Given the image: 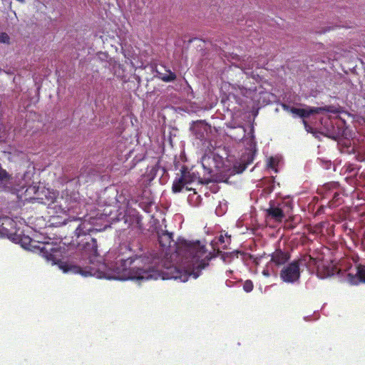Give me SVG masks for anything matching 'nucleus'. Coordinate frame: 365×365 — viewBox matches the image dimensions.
Wrapping results in <instances>:
<instances>
[{"mask_svg": "<svg viewBox=\"0 0 365 365\" xmlns=\"http://www.w3.org/2000/svg\"><path fill=\"white\" fill-rule=\"evenodd\" d=\"M68 222H78L74 230V237L76 238L78 248L81 251V259L77 264L60 260L58 262V267L64 273L80 274L85 277L93 276L98 279L105 278V272L96 267L94 261V259L98 256V252L97 240L91 235V232L94 230L92 225L86 221L81 222L79 217L66 219L63 223L66 225Z\"/></svg>", "mask_w": 365, "mask_h": 365, "instance_id": "obj_1", "label": "nucleus"}, {"mask_svg": "<svg viewBox=\"0 0 365 365\" xmlns=\"http://www.w3.org/2000/svg\"><path fill=\"white\" fill-rule=\"evenodd\" d=\"M158 241L162 248L168 250L166 255L173 252L170 248L173 244L175 254L185 259L186 263L192 265V270L189 272V275L193 276L194 279L198 278L201 271L209 264L210 257L207 255L205 246L201 245L199 241L190 242L182 240L175 242L173 234L168 231L158 234Z\"/></svg>", "mask_w": 365, "mask_h": 365, "instance_id": "obj_2", "label": "nucleus"}, {"mask_svg": "<svg viewBox=\"0 0 365 365\" xmlns=\"http://www.w3.org/2000/svg\"><path fill=\"white\" fill-rule=\"evenodd\" d=\"M159 257L152 254L135 255L126 259H120V266L117 267L121 279H158L160 274L156 267Z\"/></svg>", "mask_w": 365, "mask_h": 365, "instance_id": "obj_3", "label": "nucleus"}, {"mask_svg": "<svg viewBox=\"0 0 365 365\" xmlns=\"http://www.w3.org/2000/svg\"><path fill=\"white\" fill-rule=\"evenodd\" d=\"M201 164L207 174L212 175L222 168L223 158L214 151H209L202 157Z\"/></svg>", "mask_w": 365, "mask_h": 365, "instance_id": "obj_4", "label": "nucleus"}, {"mask_svg": "<svg viewBox=\"0 0 365 365\" xmlns=\"http://www.w3.org/2000/svg\"><path fill=\"white\" fill-rule=\"evenodd\" d=\"M300 266L296 259L283 267L280 272L281 279L287 283L295 282L300 279Z\"/></svg>", "mask_w": 365, "mask_h": 365, "instance_id": "obj_5", "label": "nucleus"}, {"mask_svg": "<svg viewBox=\"0 0 365 365\" xmlns=\"http://www.w3.org/2000/svg\"><path fill=\"white\" fill-rule=\"evenodd\" d=\"M324 111L329 112L330 109L329 107H307V108H297L291 110V113L300 117L302 119L303 125L306 130L309 131L310 127L309 126L307 120L305 119L308 118L311 115L319 114Z\"/></svg>", "mask_w": 365, "mask_h": 365, "instance_id": "obj_6", "label": "nucleus"}, {"mask_svg": "<svg viewBox=\"0 0 365 365\" xmlns=\"http://www.w3.org/2000/svg\"><path fill=\"white\" fill-rule=\"evenodd\" d=\"M16 222L9 217L0 219V237H12L16 232Z\"/></svg>", "mask_w": 365, "mask_h": 365, "instance_id": "obj_7", "label": "nucleus"}, {"mask_svg": "<svg viewBox=\"0 0 365 365\" xmlns=\"http://www.w3.org/2000/svg\"><path fill=\"white\" fill-rule=\"evenodd\" d=\"M26 192L35 194L34 198L39 200L43 204L50 205L53 202L55 195L53 192H49L48 190H45L43 189L39 192L38 187L36 186H30L26 190Z\"/></svg>", "mask_w": 365, "mask_h": 365, "instance_id": "obj_8", "label": "nucleus"}, {"mask_svg": "<svg viewBox=\"0 0 365 365\" xmlns=\"http://www.w3.org/2000/svg\"><path fill=\"white\" fill-rule=\"evenodd\" d=\"M180 177L187 182L188 185L192 184L194 182H197L200 184H207L210 180L207 179H202L200 174L192 169L188 170L186 166H182L180 168Z\"/></svg>", "mask_w": 365, "mask_h": 365, "instance_id": "obj_9", "label": "nucleus"}, {"mask_svg": "<svg viewBox=\"0 0 365 365\" xmlns=\"http://www.w3.org/2000/svg\"><path fill=\"white\" fill-rule=\"evenodd\" d=\"M65 205L60 204L59 205H56L54 207V209H56L57 207L59 210H61V212L63 213H67V212H74V213H78V210L80 209L79 202L77 200L76 194H73V197H71L70 199H68L67 197L64 201Z\"/></svg>", "mask_w": 365, "mask_h": 365, "instance_id": "obj_10", "label": "nucleus"}, {"mask_svg": "<svg viewBox=\"0 0 365 365\" xmlns=\"http://www.w3.org/2000/svg\"><path fill=\"white\" fill-rule=\"evenodd\" d=\"M290 259V254L288 252H283L281 249H277L271 254L270 262L274 263L276 267H280L286 264Z\"/></svg>", "mask_w": 365, "mask_h": 365, "instance_id": "obj_11", "label": "nucleus"}, {"mask_svg": "<svg viewBox=\"0 0 365 365\" xmlns=\"http://www.w3.org/2000/svg\"><path fill=\"white\" fill-rule=\"evenodd\" d=\"M299 263V266H304L307 267L309 271L312 272L315 269H318L320 267L321 259L314 258L309 255H304L299 259H296Z\"/></svg>", "mask_w": 365, "mask_h": 365, "instance_id": "obj_12", "label": "nucleus"}, {"mask_svg": "<svg viewBox=\"0 0 365 365\" xmlns=\"http://www.w3.org/2000/svg\"><path fill=\"white\" fill-rule=\"evenodd\" d=\"M347 281L351 284L365 283V265L359 264L355 274H347Z\"/></svg>", "mask_w": 365, "mask_h": 365, "instance_id": "obj_13", "label": "nucleus"}, {"mask_svg": "<svg viewBox=\"0 0 365 365\" xmlns=\"http://www.w3.org/2000/svg\"><path fill=\"white\" fill-rule=\"evenodd\" d=\"M267 216L273 219L277 222H281L284 217V214L281 207L274 205L273 201L269 202V207L266 210Z\"/></svg>", "mask_w": 365, "mask_h": 365, "instance_id": "obj_14", "label": "nucleus"}, {"mask_svg": "<svg viewBox=\"0 0 365 365\" xmlns=\"http://www.w3.org/2000/svg\"><path fill=\"white\" fill-rule=\"evenodd\" d=\"M11 175L0 164V187L2 188V190L6 192L11 190Z\"/></svg>", "mask_w": 365, "mask_h": 365, "instance_id": "obj_15", "label": "nucleus"}, {"mask_svg": "<svg viewBox=\"0 0 365 365\" xmlns=\"http://www.w3.org/2000/svg\"><path fill=\"white\" fill-rule=\"evenodd\" d=\"M187 190H192V188L187 187L188 184L186 181L183 180V179L180 176L178 178L175 180L173 183L172 190L174 193L180 192L182 190V187H185Z\"/></svg>", "mask_w": 365, "mask_h": 365, "instance_id": "obj_16", "label": "nucleus"}, {"mask_svg": "<svg viewBox=\"0 0 365 365\" xmlns=\"http://www.w3.org/2000/svg\"><path fill=\"white\" fill-rule=\"evenodd\" d=\"M241 93L244 96L250 97L251 98H253V93L256 92L257 87L255 83L248 85L245 81L243 82V85H242V87L240 88Z\"/></svg>", "mask_w": 365, "mask_h": 365, "instance_id": "obj_17", "label": "nucleus"}, {"mask_svg": "<svg viewBox=\"0 0 365 365\" xmlns=\"http://www.w3.org/2000/svg\"><path fill=\"white\" fill-rule=\"evenodd\" d=\"M40 250L43 253L45 257L47 260H53L54 261L53 254V252H56V249L54 248L49 243L43 244V247L40 248Z\"/></svg>", "mask_w": 365, "mask_h": 365, "instance_id": "obj_18", "label": "nucleus"}, {"mask_svg": "<svg viewBox=\"0 0 365 365\" xmlns=\"http://www.w3.org/2000/svg\"><path fill=\"white\" fill-rule=\"evenodd\" d=\"M246 134V130L244 127H237L233 128L231 133H230L229 136L235 140H242Z\"/></svg>", "mask_w": 365, "mask_h": 365, "instance_id": "obj_19", "label": "nucleus"}, {"mask_svg": "<svg viewBox=\"0 0 365 365\" xmlns=\"http://www.w3.org/2000/svg\"><path fill=\"white\" fill-rule=\"evenodd\" d=\"M253 160H254V154L250 151L247 156H243L242 158V161L243 163H244L243 169L247 168V165L250 163H252L253 162Z\"/></svg>", "mask_w": 365, "mask_h": 365, "instance_id": "obj_20", "label": "nucleus"}, {"mask_svg": "<svg viewBox=\"0 0 365 365\" xmlns=\"http://www.w3.org/2000/svg\"><path fill=\"white\" fill-rule=\"evenodd\" d=\"M176 78V75L175 73L169 71V73L168 75H165L161 77V80L163 81L165 83H169L175 81Z\"/></svg>", "mask_w": 365, "mask_h": 365, "instance_id": "obj_21", "label": "nucleus"}, {"mask_svg": "<svg viewBox=\"0 0 365 365\" xmlns=\"http://www.w3.org/2000/svg\"><path fill=\"white\" fill-rule=\"evenodd\" d=\"M345 172L356 176L357 175L358 170H356L354 165L349 164L348 165L345 166Z\"/></svg>", "mask_w": 365, "mask_h": 365, "instance_id": "obj_22", "label": "nucleus"}, {"mask_svg": "<svg viewBox=\"0 0 365 365\" xmlns=\"http://www.w3.org/2000/svg\"><path fill=\"white\" fill-rule=\"evenodd\" d=\"M254 284L250 280H247L243 284V289L247 292H250L253 290Z\"/></svg>", "mask_w": 365, "mask_h": 365, "instance_id": "obj_23", "label": "nucleus"}, {"mask_svg": "<svg viewBox=\"0 0 365 365\" xmlns=\"http://www.w3.org/2000/svg\"><path fill=\"white\" fill-rule=\"evenodd\" d=\"M0 43L9 44L10 43L9 36L4 32L0 33Z\"/></svg>", "mask_w": 365, "mask_h": 365, "instance_id": "obj_24", "label": "nucleus"}, {"mask_svg": "<svg viewBox=\"0 0 365 365\" xmlns=\"http://www.w3.org/2000/svg\"><path fill=\"white\" fill-rule=\"evenodd\" d=\"M282 108L284 110L291 113V110H293L294 107H290L287 103H282Z\"/></svg>", "mask_w": 365, "mask_h": 365, "instance_id": "obj_25", "label": "nucleus"}, {"mask_svg": "<svg viewBox=\"0 0 365 365\" xmlns=\"http://www.w3.org/2000/svg\"><path fill=\"white\" fill-rule=\"evenodd\" d=\"M175 279H180L182 282H186L187 280L188 276L187 274L184 275V278L181 275H175L173 277Z\"/></svg>", "mask_w": 365, "mask_h": 365, "instance_id": "obj_26", "label": "nucleus"}, {"mask_svg": "<svg viewBox=\"0 0 365 365\" xmlns=\"http://www.w3.org/2000/svg\"><path fill=\"white\" fill-rule=\"evenodd\" d=\"M219 242L220 243H225V240L223 235H221L219 237Z\"/></svg>", "mask_w": 365, "mask_h": 365, "instance_id": "obj_27", "label": "nucleus"}, {"mask_svg": "<svg viewBox=\"0 0 365 365\" xmlns=\"http://www.w3.org/2000/svg\"><path fill=\"white\" fill-rule=\"evenodd\" d=\"M226 237H227V243H230V235H227V234H226Z\"/></svg>", "mask_w": 365, "mask_h": 365, "instance_id": "obj_28", "label": "nucleus"}, {"mask_svg": "<svg viewBox=\"0 0 365 365\" xmlns=\"http://www.w3.org/2000/svg\"><path fill=\"white\" fill-rule=\"evenodd\" d=\"M263 274L266 275V276H269L268 272H266V271H263Z\"/></svg>", "mask_w": 365, "mask_h": 365, "instance_id": "obj_29", "label": "nucleus"}, {"mask_svg": "<svg viewBox=\"0 0 365 365\" xmlns=\"http://www.w3.org/2000/svg\"><path fill=\"white\" fill-rule=\"evenodd\" d=\"M338 195H339V194L336 192V193L334 194V199L336 200V199H337Z\"/></svg>", "mask_w": 365, "mask_h": 365, "instance_id": "obj_30", "label": "nucleus"}, {"mask_svg": "<svg viewBox=\"0 0 365 365\" xmlns=\"http://www.w3.org/2000/svg\"><path fill=\"white\" fill-rule=\"evenodd\" d=\"M25 240L31 242V238L30 237H25Z\"/></svg>", "mask_w": 365, "mask_h": 365, "instance_id": "obj_31", "label": "nucleus"}, {"mask_svg": "<svg viewBox=\"0 0 365 365\" xmlns=\"http://www.w3.org/2000/svg\"><path fill=\"white\" fill-rule=\"evenodd\" d=\"M18 1L19 2L21 3V4H24L25 2V0H16Z\"/></svg>", "mask_w": 365, "mask_h": 365, "instance_id": "obj_32", "label": "nucleus"}, {"mask_svg": "<svg viewBox=\"0 0 365 365\" xmlns=\"http://www.w3.org/2000/svg\"><path fill=\"white\" fill-rule=\"evenodd\" d=\"M29 174L28 173H26L24 175V178L25 179Z\"/></svg>", "mask_w": 365, "mask_h": 365, "instance_id": "obj_33", "label": "nucleus"}, {"mask_svg": "<svg viewBox=\"0 0 365 365\" xmlns=\"http://www.w3.org/2000/svg\"><path fill=\"white\" fill-rule=\"evenodd\" d=\"M27 185H28V182H25V184L22 186V187H26V186H27Z\"/></svg>", "mask_w": 365, "mask_h": 365, "instance_id": "obj_34", "label": "nucleus"}, {"mask_svg": "<svg viewBox=\"0 0 365 365\" xmlns=\"http://www.w3.org/2000/svg\"><path fill=\"white\" fill-rule=\"evenodd\" d=\"M247 78H248L249 80L252 79V80L255 81V78H253V77H252V78L247 77Z\"/></svg>", "mask_w": 365, "mask_h": 365, "instance_id": "obj_35", "label": "nucleus"}]
</instances>
